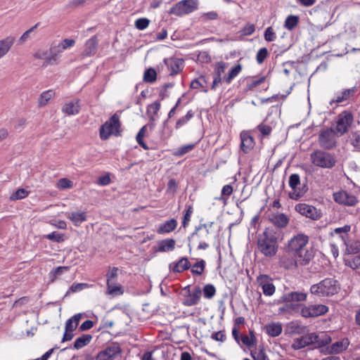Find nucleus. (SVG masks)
<instances>
[{"mask_svg":"<svg viewBox=\"0 0 360 360\" xmlns=\"http://www.w3.org/2000/svg\"><path fill=\"white\" fill-rule=\"evenodd\" d=\"M351 231V226L346 224L342 227H338L334 229V233L339 236L342 242H345L349 237V232Z\"/></svg>","mask_w":360,"mask_h":360,"instance_id":"47","label":"nucleus"},{"mask_svg":"<svg viewBox=\"0 0 360 360\" xmlns=\"http://www.w3.org/2000/svg\"><path fill=\"white\" fill-rule=\"evenodd\" d=\"M89 285L86 283H74L66 292L65 297L68 296L70 293H75L89 288Z\"/></svg>","mask_w":360,"mask_h":360,"instance_id":"52","label":"nucleus"},{"mask_svg":"<svg viewBox=\"0 0 360 360\" xmlns=\"http://www.w3.org/2000/svg\"><path fill=\"white\" fill-rule=\"evenodd\" d=\"M351 144L359 151H360V131L352 132Z\"/></svg>","mask_w":360,"mask_h":360,"instance_id":"64","label":"nucleus"},{"mask_svg":"<svg viewBox=\"0 0 360 360\" xmlns=\"http://www.w3.org/2000/svg\"><path fill=\"white\" fill-rule=\"evenodd\" d=\"M202 79L204 83H207L206 78L204 75H200L199 78H195L193 79L190 84V88L192 89H197L200 87L202 88V91L204 93H207V88L205 87L204 85L199 81V79Z\"/></svg>","mask_w":360,"mask_h":360,"instance_id":"53","label":"nucleus"},{"mask_svg":"<svg viewBox=\"0 0 360 360\" xmlns=\"http://www.w3.org/2000/svg\"><path fill=\"white\" fill-rule=\"evenodd\" d=\"M201 290L203 297L208 300L212 299L217 292L216 288L213 284L211 283L205 285L204 287L201 288Z\"/></svg>","mask_w":360,"mask_h":360,"instance_id":"49","label":"nucleus"},{"mask_svg":"<svg viewBox=\"0 0 360 360\" xmlns=\"http://www.w3.org/2000/svg\"><path fill=\"white\" fill-rule=\"evenodd\" d=\"M240 148L245 153H249L255 147V141L250 131H242L240 134Z\"/></svg>","mask_w":360,"mask_h":360,"instance_id":"20","label":"nucleus"},{"mask_svg":"<svg viewBox=\"0 0 360 360\" xmlns=\"http://www.w3.org/2000/svg\"><path fill=\"white\" fill-rule=\"evenodd\" d=\"M266 79V76H262L258 77L257 76H253L251 79H247L246 87L243 89V94H246L248 91H252L254 88L263 84Z\"/></svg>","mask_w":360,"mask_h":360,"instance_id":"32","label":"nucleus"},{"mask_svg":"<svg viewBox=\"0 0 360 360\" xmlns=\"http://www.w3.org/2000/svg\"><path fill=\"white\" fill-rule=\"evenodd\" d=\"M160 106L161 104L160 101H155L153 103L149 104L147 106L146 110L147 115H153L155 117V115H158V112L160 109Z\"/></svg>","mask_w":360,"mask_h":360,"instance_id":"57","label":"nucleus"},{"mask_svg":"<svg viewBox=\"0 0 360 360\" xmlns=\"http://www.w3.org/2000/svg\"><path fill=\"white\" fill-rule=\"evenodd\" d=\"M79 103V99H77L75 101L65 103L62 107L63 112L68 115H75L78 114L81 108Z\"/></svg>","mask_w":360,"mask_h":360,"instance_id":"28","label":"nucleus"},{"mask_svg":"<svg viewBox=\"0 0 360 360\" xmlns=\"http://www.w3.org/2000/svg\"><path fill=\"white\" fill-rule=\"evenodd\" d=\"M264 37L267 42L274 41L276 39V34L271 26L266 28L264 32Z\"/></svg>","mask_w":360,"mask_h":360,"instance_id":"62","label":"nucleus"},{"mask_svg":"<svg viewBox=\"0 0 360 360\" xmlns=\"http://www.w3.org/2000/svg\"><path fill=\"white\" fill-rule=\"evenodd\" d=\"M121 352L120 347L117 343H113L106 349L101 351L96 356V360H112Z\"/></svg>","mask_w":360,"mask_h":360,"instance_id":"23","label":"nucleus"},{"mask_svg":"<svg viewBox=\"0 0 360 360\" xmlns=\"http://www.w3.org/2000/svg\"><path fill=\"white\" fill-rule=\"evenodd\" d=\"M193 213V205L192 203L187 202L185 205V210L183 212V217L181 221V226L184 228H186L191 221V217Z\"/></svg>","mask_w":360,"mask_h":360,"instance_id":"39","label":"nucleus"},{"mask_svg":"<svg viewBox=\"0 0 360 360\" xmlns=\"http://www.w3.org/2000/svg\"><path fill=\"white\" fill-rule=\"evenodd\" d=\"M296 212L311 220H319L322 217V212L320 210H317L316 207L309 205L306 203H299L295 205Z\"/></svg>","mask_w":360,"mask_h":360,"instance_id":"15","label":"nucleus"},{"mask_svg":"<svg viewBox=\"0 0 360 360\" xmlns=\"http://www.w3.org/2000/svg\"><path fill=\"white\" fill-rule=\"evenodd\" d=\"M308 331L307 327L299 324L297 321H291L285 327V335H301L300 338H319L315 333H311L305 335V333Z\"/></svg>","mask_w":360,"mask_h":360,"instance_id":"16","label":"nucleus"},{"mask_svg":"<svg viewBox=\"0 0 360 360\" xmlns=\"http://www.w3.org/2000/svg\"><path fill=\"white\" fill-rule=\"evenodd\" d=\"M354 122V115L351 111L344 110L340 113L336 118V127L334 128L335 131L342 136L347 133L349 127Z\"/></svg>","mask_w":360,"mask_h":360,"instance_id":"8","label":"nucleus"},{"mask_svg":"<svg viewBox=\"0 0 360 360\" xmlns=\"http://www.w3.org/2000/svg\"><path fill=\"white\" fill-rule=\"evenodd\" d=\"M177 224V221L174 218H172L160 224L157 232L159 234L169 233L176 229Z\"/></svg>","mask_w":360,"mask_h":360,"instance_id":"30","label":"nucleus"},{"mask_svg":"<svg viewBox=\"0 0 360 360\" xmlns=\"http://www.w3.org/2000/svg\"><path fill=\"white\" fill-rule=\"evenodd\" d=\"M158 74L155 68H146L143 72V81L146 83L153 84L157 80Z\"/></svg>","mask_w":360,"mask_h":360,"instance_id":"44","label":"nucleus"},{"mask_svg":"<svg viewBox=\"0 0 360 360\" xmlns=\"http://www.w3.org/2000/svg\"><path fill=\"white\" fill-rule=\"evenodd\" d=\"M289 186L295 191L299 185H300V177L298 174H292L289 176L288 181Z\"/></svg>","mask_w":360,"mask_h":360,"instance_id":"59","label":"nucleus"},{"mask_svg":"<svg viewBox=\"0 0 360 360\" xmlns=\"http://www.w3.org/2000/svg\"><path fill=\"white\" fill-rule=\"evenodd\" d=\"M201 296V288L199 285H195L193 288L192 292L184 297L181 304L186 307L196 305L200 302Z\"/></svg>","mask_w":360,"mask_h":360,"instance_id":"22","label":"nucleus"},{"mask_svg":"<svg viewBox=\"0 0 360 360\" xmlns=\"http://www.w3.org/2000/svg\"><path fill=\"white\" fill-rule=\"evenodd\" d=\"M257 282L262 288L263 294L266 296H271L275 293L276 286L274 279L268 274H259L257 277Z\"/></svg>","mask_w":360,"mask_h":360,"instance_id":"18","label":"nucleus"},{"mask_svg":"<svg viewBox=\"0 0 360 360\" xmlns=\"http://www.w3.org/2000/svg\"><path fill=\"white\" fill-rule=\"evenodd\" d=\"M54 95L55 91L52 89L43 91L38 99L39 106L41 107L46 105Z\"/></svg>","mask_w":360,"mask_h":360,"instance_id":"48","label":"nucleus"},{"mask_svg":"<svg viewBox=\"0 0 360 360\" xmlns=\"http://www.w3.org/2000/svg\"><path fill=\"white\" fill-rule=\"evenodd\" d=\"M251 356L254 360H268L264 350L262 347L251 351Z\"/></svg>","mask_w":360,"mask_h":360,"instance_id":"60","label":"nucleus"},{"mask_svg":"<svg viewBox=\"0 0 360 360\" xmlns=\"http://www.w3.org/2000/svg\"><path fill=\"white\" fill-rule=\"evenodd\" d=\"M329 311V307L325 304L303 305L300 310V315L305 318H316L325 315Z\"/></svg>","mask_w":360,"mask_h":360,"instance_id":"12","label":"nucleus"},{"mask_svg":"<svg viewBox=\"0 0 360 360\" xmlns=\"http://www.w3.org/2000/svg\"><path fill=\"white\" fill-rule=\"evenodd\" d=\"M14 42L13 37H6L0 40V58L4 57L11 49Z\"/></svg>","mask_w":360,"mask_h":360,"instance_id":"41","label":"nucleus"},{"mask_svg":"<svg viewBox=\"0 0 360 360\" xmlns=\"http://www.w3.org/2000/svg\"><path fill=\"white\" fill-rule=\"evenodd\" d=\"M119 269L113 266L110 268V271L106 274L107 283H110L112 282H116V278L118 275Z\"/></svg>","mask_w":360,"mask_h":360,"instance_id":"63","label":"nucleus"},{"mask_svg":"<svg viewBox=\"0 0 360 360\" xmlns=\"http://www.w3.org/2000/svg\"><path fill=\"white\" fill-rule=\"evenodd\" d=\"M257 238V249L266 257L276 256L278 250V243L283 240L281 233L269 229H265Z\"/></svg>","mask_w":360,"mask_h":360,"instance_id":"1","label":"nucleus"},{"mask_svg":"<svg viewBox=\"0 0 360 360\" xmlns=\"http://www.w3.org/2000/svg\"><path fill=\"white\" fill-rule=\"evenodd\" d=\"M68 219H69L75 226H79L84 221H86V212H72L68 214Z\"/></svg>","mask_w":360,"mask_h":360,"instance_id":"35","label":"nucleus"},{"mask_svg":"<svg viewBox=\"0 0 360 360\" xmlns=\"http://www.w3.org/2000/svg\"><path fill=\"white\" fill-rule=\"evenodd\" d=\"M345 245V254L355 255L360 252V241L359 240L351 239L343 243Z\"/></svg>","mask_w":360,"mask_h":360,"instance_id":"31","label":"nucleus"},{"mask_svg":"<svg viewBox=\"0 0 360 360\" xmlns=\"http://www.w3.org/2000/svg\"><path fill=\"white\" fill-rule=\"evenodd\" d=\"M205 261L203 259H197L193 264H191V268L189 269L193 276H200L205 271Z\"/></svg>","mask_w":360,"mask_h":360,"instance_id":"34","label":"nucleus"},{"mask_svg":"<svg viewBox=\"0 0 360 360\" xmlns=\"http://www.w3.org/2000/svg\"><path fill=\"white\" fill-rule=\"evenodd\" d=\"M194 115L195 112L192 110H189L184 116L177 120L174 126L175 129H179L187 124L194 117Z\"/></svg>","mask_w":360,"mask_h":360,"instance_id":"50","label":"nucleus"},{"mask_svg":"<svg viewBox=\"0 0 360 360\" xmlns=\"http://www.w3.org/2000/svg\"><path fill=\"white\" fill-rule=\"evenodd\" d=\"M164 63L167 66L170 70L169 75L174 76L177 75L184 68V60L182 58H165L163 60Z\"/></svg>","mask_w":360,"mask_h":360,"instance_id":"24","label":"nucleus"},{"mask_svg":"<svg viewBox=\"0 0 360 360\" xmlns=\"http://www.w3.org/2000/svg\"><path fill=\"white\" fill-rule=\"evenodd\" d=\"M30 193V191L25 188H20L13 192L10 196L11 200H18L25 198Z\"/></svg>","mask_w":360,"mask_h":360,"instance_id":"54","label":"nucleus"},{"mask_svg":"<svg viewBox=\"0 0 360 360\" xmlns=\"http://www.w3.org/2000/svg\"><path fill=\"white\" fill-rule=\"evenodd\" d=\"M176 109V107H173L169 110L167 119L162 122L160 129L155 134L150 136L152 143L156 145L165 143L172 136L173 130L169 126V120L174 116Z\"/></svg>","mask_w":360,"mask_h":360,"instance_id":"5","label":"nucleus"},{"mask_svg":"<svg viewBox=\"0 0 360 360\" xmlns=\"http://www.w3.org/2000/svg\"><path fill=\"white\" fill-rule=\"evenodd\" d=\"M340 136L334 128L327 127L320 131L319 135V146L324 150H333L337 146L336 137Z\"/></svg>","mask_w":360,"mask_h":360,"instance_id":"7","label":"nucleus"},{"mask_svg":"<svg viewBox=\"0 0 360 360\" xmlns=\"http://www.w3.org/2000/svg\"><path fill=\"white\" fill-rule=\"evenodd\" d=\"M243 66L240 63H238L233 66L228 72V74L224 77V82L227 84H230L232 80L240 72Z\"/></svg>","mask_w":360,"mask_h":360,"instance_id":"42","label":"nucleus"},{"mask_svg":"<svg viewBox=\"0 0 360 360\" xmlns=\"http://www.w3.org/2000/svg\"><path fill=\"white\" fill-rule=\"evenodd\" d=\"M98 39L96 35L92 36L89 39L85 44L84 50L82 53V57H89L94 56L98 48Z\"/></svg>","mask_w":360,"mask_h":360,"instance_id":"26","label":"nucleus"},{"mask_svg":"<svg viewBox=\"0 0 360 360\" xmlns=\"http://www.w3.org/2000/svg\"><path fill=\"white\" fill-rule=\"evenodd\" d=\"M333 196L335 202L345 206H355L359 202L355 195L345 190L333 193Z\"/></svg>","mask_w":360,"mask_h":360,"instance_id":"17","label":"nucleus"},{"mask_svg":"<svg viewBox=\"0 0 360 360\" xmlns=\"http://www.w3.org/2000/svg\"><path fill=\"white\" fill-rule=\"evenodd\" d=\"M43 238L56 243H62L65 240L64 234L58 231H53L49 234L44 235Z\"/></svg>","mask_w":360,"mask_h":360,"instance_id":"55","label":"nucleus"},{"mask_svg":"<svg viewBox=\"0 0 360 360\" xmlns=\"http://www.w3.org/2000/svg\"><path fill=\"white\" fill-rule=\"evenodd\" d=\"M309 236L300 233L294 236L283 248V251L288 255H292L304 250V248L309 243Z\"/></svg>","mask_w":360,"mask_h":360,"instance_id":"6","label":"nucleus"},{"mask_svg":"<svg viewBox=\"0 0 360 360\" xmlns=\"http://www.w3.org/2000/svg\"><path fill=\"white\" fill-rule=\"evenodd\" d=\"M120 117L117 113L112 115L108 120L103 124L99 129L100 139L103 141L108 140L111 135L121 136L122 129Z\"/></svg>","mask_w":360,"mask_h":360,"instance_id":"3","label":"nucleus"},{"mask_svg":"<svg viewBox=\"0 0 360 360\" xmlns=\"http://www.w3.org/2000/svg\"><path fill=\"white\" fill-rule=\"evenodd\" d=\"M331 339H295L292 344L294 349H300L309 347L310 349L320 348L328 343Z\"/></svg>","mask_w":360,"mask_h":360,"instance_id":"14","label":"nucleus"},{"mask_svg":"<svg viewBox=\"0 0 360 360\" xmlns=\"http://www.w3.org/2000/svg\"><path fill=\"white\" fill-rule=\"evenodd\" d=\"M340 290L339 282L334 278H326L310 287V293L319 297H330Z\"/></svg>","mask_w":360,"mask_h":360,"instance_id":"2","label":"nucleus"},{"mask_svg":"<svg viewBox=\"0 0 360 360\" xmlns=\"http://www.w3.org/2000/svg\"><path fill=\"white\" fill-rule=\"evenodd\" d=\"M198 142L195 143H190L184 145L176 150L172 154L176 157H181L188 152L191 151L197 145Z\"/></svg>","mask_w":360,"mask_h":360,"instance_id":"51","label":"nucleus"},{"mask_svg":"<svg viewBox=\"0 0 360 360\" xmlns=\"http://www.w3.org/2000/svg\"><path fill=\"white\" fill-rule=\"evenodd\" d=\"M272 127L268 124H264V121L258 124L252 131H259L258 139L262 140L264 138L269 137L272 132Z\"/></svg>","mask_w":360,"mask_h":360,"instance_id":"38","label":"nucleus"},{"mask_svg":"<svg viewBox=\"0 0 360 360\" xmlns=\"http://www.w3.org/2000/svg\"><path fill=\"white\" fill-rule=\"evenodd\" d=\"M297 191L294 192H290L288 196L290 199L295 200H299L308 191L309 188L307 183L303 184L302 186L297 187Z\"/></svg>","mask_w":360,"mask_h":360,"instance_id":"45","label":"nucleus"},{"mask_svg":"<svg viewBox=\"0 0 360 360\" xmlns=\"http://www.w3.org/2000/svg\"><path fill=\"white\" fill-rule=\"evenodd\" d=\"M269 220L273 226H268L266 229H273L274 231L279 232L284 237L283 229L285 228L289 223V218L284 213H272L269 216Z\"/></svg>","mask_w":360,"mask_h":360,"instance_id":"13","label":"nucleus"},{"mask_svg":"<svg viewBox=\"0 0 360 360\" xmlns=\"http://www.w3.org/2000/svg\"><path fill=\"white\" fill-rule=\"evenodd\" d=\"M106 294L112 296L121 295L124 293L123 287L120 284H116V282L110 283H107Z\"/></svg>","mask_w":360,"mask_h":360,"instance_id":"43","label":"nucleus"},{"mask_svg":"<svg viewBox=\"0 0 360 360\" xmlns=\"http://www.w3.org/2000/svg\"><path fill=\"white\" fill-rule=\"evenodd\" d=\"M287 297L288 298V302H304L307 298V292H300V291H292L286 293Z\"/></svg>","mask_w":360,"mask_h":360,"instance_id":"40","label":"nucleus"},{"mask_svg":"<svg viewBox=\"0 0 360 360\" xmlns=\"http://www.w3.org/2000/svg\"><path fill=\"white\" fill-rule=\"evenodd\" d=\"M356 91V86H353L351 89H344L342 92L341 96H338L335 99H333L330 101V105H332L333 103H339L345 101H347L350 97L354 96Z\"/></svg>","mask_w":360,"mask_h":360,"instance_id":"33","label":"nucleus"},{"mask_svg":"<svg viewBox=\"0 0 360 360\" xmlns=\"http://www.w3.org/2000/svg\"><path fill=\"white\" fill-rule=\"evenodd\" d=\"M269 56V52L266 47H262L258 50L256 54V61L258 64H262Z\"/></svg>","mask_w":360,"mask_h":360,"instance_id":"56","label":"nucleus"},{"mask_svg":"<svg viewBox=\"0 0 360 360\" xmlns=\"http://www.w3.org/2000/svg\"><path fill=\"white\" fill-rule=\"evenodd\" d=\"M203 228H206V226L204 225L196 226L193 232L188 237V247L190 252L192 250L191 243L195 238L199 240V245L197 248L198 250H206L209 248V243H207V240L209 239V236H205V231H203Z\"/></svg>","mask_w":360,"mask_h":360,"instance_id":"9","label":"nucleus"},{"mask_svg":"<svg viewBox=\"0 0 360 360\" xmlns=\"http://www.w3.org/2000/svg\"><path fill=\"white\" fill-rule=\"evenodd\" d=\"M83 316L82 313H78L66 321L65 331L62 338H73L75 336L73 332L77 328Z\"/></svg>","mask_w":360,"mask_h":360,"instance_id":"19","label":"nucleus"},{"mask_svg":"<svg viewBox=\"0 0 360 360\" xmlns=\"http://www.w3.org/2000/svg\"><path fill=\"white\" fill-rule=\"evenodd\" d=\"M148 129V128L145 124L144 126H143L139 129V132L137 133V134L136 136V142L144 150H149L150 149L149 146L147 145V143L144 141V137L145 136H146V137H149L150 136L149 133H147Z\"/></svg>","mask_w":360,"mask_h":360,"instance_id":"36","label":"nucleus"},{"mask_svg":"<svg viewBox=\"0 0 360 360\" xmlns=\"http://www.w3.org/2000/svg\"><path fill=\"white\" fill-rule=\"evenodd\" d=\"M176 241L173 238H166L158 242V245L153 247L151 257L156 256L158 252H172L174 250Z\"/></svg>","mask_w":360,"mask_h":360,"instance_id":"21","label":"nucleus"},{"mask_svg":"<svg viewBox=\"0 0 360 360\" xmlns=\"http://www.w3.org/2000/svg\"><path fill=\"white\" fill-rule=\"evenodd\" d=\"M291 259L288 261L290 262V266L297 268L298 266H307L311 261L314 258L315 251L313 247L309 249H305L300 251L299 253H294Z\"/></svg>","mask_w":360,"mask_h":360,"instance_id":"10","label":"nucleus"},{"mask_svg":"<svg viewBox=\"0 0 360 360\" xmlns=\"http://www.w3.org/2000/svg\"><path fill=\"white\" fill-rule=\"evenodd\" d=\"M310 158L315 166L325 169H332L337 162L334 154L322 150L312 152Z\"/></svg>","mask_w":360,"mask_h":360,"instance_id":"4","label":"nucleus"},{"mask_svg":"<svg viewBox=\"0 0 360 360\" xmlns=\"http://www.w3.org/2000/svg\"><path fill=\"white\" fill-rule=\"evenodd\" d=\"M349 345V339H341L327 348L329 354H338L345 350Z\"/></svg>","mask_w":360,"mask_h":360,"instance_id":"29","label":"nucleus"},{"mask_svg":"<svg viewBox=\"0 0 360 360\" xmlns=\"http://www.w3.org/2000/svg\"><path fill=\"white\" fill-rule=\"evenodd\" d=\"M198 8L197 0H181L174 4L169 11V14L176 16L188 14Z\"/></svg>","mask_w":360,"mask_h":360,"instance_id":"11","label":"nucleus"},{"mask_svg":"<svg viewBox=\"0 0 360 360\" xmlns=\"http://www.w3.org/2000/svg\"><path fill=\"white\" fill-rule=\"evenodd\" d=\"M170 271L175 274H180L191 268V262L186 257H181L177 262L169 264Z\"/></svg>","mask_w":360,"mask_h":360,"instance_id":"25","label":"nucleus"},{"mask_svg":"<svg viewBox=\"0 0 360 360\" xmlns=\"http://www.w3.org/2000/svg\"><path fill=\"white\" fill-rule=\"evenodd\" d=\"M265 328L266 333L272 338L278 336L283 330L282 324L279 322L268 323Z\"/></svg>","mask_w":360,"mask_h":360,"instance_id":"37","label":"nucleus"},{"mask_svg":"<svg viewBox=\"0 0 360 360\" xmlns=\"http://www.w3.org/2000/svg\"><path fill=\"white\" fill-rule=\"evenodd\" d=\"M56 186L60 190L69 189L73 187V182L69 179L61 178L58 181Z\"/></svg>","mask_w":360,"mask_h":360,"instance_id":"58","label":"nucleus"},{"mask_svg":"<svg viewBox=\"0 0 360 360\" xmlns=\"http://www.w3.org/2000/svg\"><path fill=\"white\" fill-rule=\"evenodd\" d=\"M150 22V20L148 18H140L135 21L134 26L139 30H143L148 27Z\"/></svg>","mask_w":360,"mask_h":360,"instance_id":"61","label":"nucleus"},{"mask_svg":"<svg viewBox=\"0 0 360 360\" xmlns=\"http://www.w3.org/2000/svg\"><path fill=\"white\" fill-rule=\"evenodd\" d=\"M300 18L298 15H289L284 22V27L289 31L293 30L299 24Z\"/></svg>","mask_w":360,"mask_h":360,"instance_id":"46","label":"nucleus"},{"mask_svg":"<svg viewBox=\"0 0 360 360\" xmlns=\"http://www.w3.org/2000/svg\"><path fill=\"white\" fill-rule=\"evenodd\" d=\"M114 324L113 321H109V320H103L100 326L97 329H94L93 330L94 335L96 338H99L100 335H110L111 336L117 337L119 333H110L109 331H107L106 329L108 328L112 327Z\"/></svg>","mask_w":360,"mask_h":360,"instance_id":"27","label":"nucleus"}]
</instances>
